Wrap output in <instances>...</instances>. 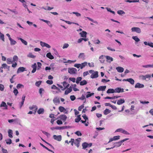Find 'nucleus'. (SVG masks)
<instances>
[{"instance_id":"obj_1","label":"nucleus","mask_w":153,"mask_h":153,"mask_svg":"<svg viewBox=\"0 0 153 153\" xmlns=\"http://www.w3.org/2000/svg\"><path fill=\"white\" fill-rule=\"evenodd\" d=\"M68 72L71 74H76L77 73V69L74 68H68Z\"/></svg>"},{"instance_id":"obj_2","label":"nucleus","mask_w":153,"mask_h":153,"mask_svg":"<svg viewBox=\"0 0 153 153\" xmlns=\"http://www.w3.org/2000/svg\"><path fill=\"white\" fill-rule=\"evenodd\" d=\"M128 139V138H126L124 140H122L120 142H118L114 143L115 145L114 146V147H119L121 146L122 143L124 141H126Z\"/></svg>"},{"instance_id":"obj_3","label":"nucleus","mask_w":153,"mask_h":153,"mask_svg":"<svg viewBox=\"0 0 153 153\" xmlns=\"http://www.w3.org/2000/svg\"><path fill=\"white\" fill-rule=\"evenodd\" d=\"M131 30L132 32H136L138 33H140L141 32L140 28L138 27H133L131 28Z\"/></svg>"},{"instance_id":"obj_4","label":"nucleus","mask_w":153,"mask_h":153,"mask_svg":"<svg viewBox=\"0 0 153 153\" xmlns=\"http://www.w3.org/2000/svg\"><path fill=\"white\" fill-rule=\"evenodd\" d=\"M98 72L97 71H94L92 73L90 76L91 78L94 79L98 77Z\"/></svg>"},{"instance_id":"obj_5","label":"nucleus","mask_w":153,"mask_h":153,"mask_svg":"<svg viewBox=\"0 0 153 153\" xmlns=\"http://www.w3.org/2000/svg\"><path fill=\"white\" fill-rule=\"evenodd\" d=\"M59 118L60 119L64 122L65 121L67 118V117L65 115L61 114L59 116Z\"/></svg>"},{"instance_id":"obj_6","label":"nucleus","mask_w":153,"mask_h":153,"mask_svg":"<svg viewBox=\"0 0 153 153\" xmlns=\"http://www.w3.org/2000/svg\"><path fill=\"white\" fill-rule=\"evenodd\" d=\"M80 138H79L77 139L74 140V144L76 145V146L77 147V148H78L79 146V143L80 141Z\"/></svg>"},{"instance_id":"obj_7","label":"nucleus","mask_w":153,"mask_h":153,"mask_svg":"<svg viewBox=\"0 0 153 153\" xmlns=\"http://www.w3.org/2000/svg\"><path fill=\"white\" fill-rule=\"evenodd\" d=\"M123 81H127L129 82L131 84L133 85L134 83V81L132 78L127 79H123Z\"/></svg>"},{"instance_id":"obj_8","label":"nucleus","mask_w":153,"mask_h":153,"mask_svg":"<svg viewBox=\"0 0 153 153\" xmlns=\"http://www.w3.org/2000/svg\"><path fill=\"white\" fill-rule=\"evenodd\" d=\"M115 93H120L124 92V89L120 88H117L114 89Z\"/></svg>"},{"instance_id":"obj_9","label":"nucleus","mask_w":153,"mask_h":153,"mask_svg":"<svg viewBox=\"0 0 153 153\" xmlns=\"http://www.w3.org/2000/svg\"><path fill=\"white\" fill-rule=\"evenodd\" d=\"M120 136H114L113 137V138H111L109 140L108 143H110V142L113 141V140H118L120 139Z\"/></svg>"},{"instance_id":"obj_10","label":"nucleus","mask_w":153,"mask_h":153,"mask_svg":"<svg viewBox=\"0 0 153 153\" xmlns=\"http://www.w3.org/2000/svg\"><path fill=\"white\" fill-rule=\"evenodd\" d=\"M53 138L58 141H60L62 140V137L61 135L56 136V135H54L53 136Z\"/></svg>"},{"instance_id":"obj_11","label":"nucleus","mask_w":153,"mask_h":153,"mask_svg":"<svg viewBox=\"0 0 153 153\" xmlns=\"http://www.w3.org/2000/svg\"><path fill=\"white\" fill-rule=\"evenodd\" d=\"M54 103L57 105V104H59L60 103L59 99L57 97H55L53 100Z\"/></svg>"},{"instance_id":"obj_12","label":"nucleus","mask_w":153,"mask_h":153,"mask_svg":"<svg viewBox=\"0 0 153 153\" xmlns=\"http://www.w3.org/2000/svg\"><path fill=\"white\" fill-rule=\"evenodd\" d=\"M135 88H143L144 87V85L143 84H141L140 83H137L135 86Z\"/></svg>"},{"instance_id":"obj_13","label":"nucleus","mask_w":153,"mask_h":153,"mask_svg":"<svg viewBox=\"0 0 153 153\" xmlns=\"http://www.w3.org/2000/svg\"><path fill=\"white\" fill-rule=\"evenodd\" d=\"M31 67L33 68V70L31 72L32 73H33L36 72V70L37 65L36 63H34L33 65H32Z\"/></svg>"},{"instance_id":"obj_14","label":"nucleus","mask_w":153,"mask_h":153,"mask_svg":"<svg viewBox=\"0 0 153 153\" xmlns=\"http://www.w3.org/2000/svg\"><path fill=\"white\" fill-rule=\"evenodd\" d=\"M25 68L23 67H20L17 70V73H18L20 72H23L25 70Z\"/></svg>"},{"instance_id":"obj_15","label":"nucleus","mask_w":153,"mask_h":153,"mask_svg":"<svg viewBox=\"0 0 153 153\" xmlns=\"http://www.w3.org/2000/svg\"><path fill=\"white\" fill-rule=\"evenodd\" d=\"M106 86H100L98 87L97 88L98 91H104L106 88Z\"/></svg>"},{"instance_id":"obj_16","label":"nucleus","mask_w":153,"mask_h":153,"mask_svg":"<svg viewBox=\"0 0 153 153\" xmlns=\"http://www.w3.org/2000/svg\"><path fill=\"white\" fill-rule=\"evenodd\" d=\"M116 69L117 71L119 72H123L124 71V68L121 67H118L116 68Z\"/></svg>"},{"instance_id":"obj_17","label":"nucleus","mask_w":153,"mask_h":153,"mask_svg":"<svg viewBox=\"0 0 153 153\" xmlns=\"http://www.w3.org/2000/svg\"><path fill=\"white\" fill-rule=\"evenodd\" d=\"M46 56L51 59H54L53 56L52 55L51 53H48L46 54Z\"/></svg>"},{"instance_id":"obj_18","label":"nucleus","mask_w":153,"mask_h":153,"mask_svg":"<svg viewBox=\"0 0 153 153\" xmlns=\"http://www.w3.org/2000/svg\"><path fill=\"white\" fill-rule=\"evenodd\" d=\"M125 101L124 99H121L117 100V104L118 105H120L124 103Z\"/></svg>"},{"instance_id":"obj_19","label":"nucleus","mask_w":153,"mask_h":153,"mask_svg":"<svg viewBox=\"0 0 153 153\" xmlns=\"http://www.w3.org/2000/svg\"><path fill=\"white\" fill-rule=\"evenodd\" d=\"M72 91V89L71 88H69L67 89V90H66L65 92V95L68 94V93L71 92Z\"/></svg>"},{"instance_id":"obj_20","label":"nucleus","mask_w":153,"mask_h":153,"mask_svg":"<svg viewBox=\"0 0 153 153\" xmlns=\"http://www.w3.org/2000/svg\"><path fill=\"white\" fill-rule=\"evenodd\" d=\"M99 60L101 63H103L105 61L104 56L103 55L100 56L99 58Z\"/></svg>"},{"instance_id":"obj_21","label":"nucleus","mask_w":153,"mask_h":153,"mask_svg":"<svg viewBox=\"0 0 153 153\" xmlns=\"http://www.w3.org/2000/svg\"><path fill=\"white\" fill-rule=\"evenodd\" d=\"M151 75L150 74H147L145 76L142 75L141 77L143 80H146V78H149L151 77Z\"/></svg>"},{"instance_id":"obj_22","label":"nucleus","mask_w":153,"mask_h":153,"mask_svg":"<svg viewBox=\"0 0 153 153\" xmlns=\"http://www.w3.org/2000/svg\"><path fill=\"white\" fill-rule=\"evenodd\" d=\"M106 92L108 94L114 93V89L111 88L109 89Z\"/></svg>"},{"instance_id":"obj_23","label":"nucleus","mask_w":153,"mask_h":153,"mask_svg":"<svg viewBox=\"0 0 153 153\" xmlns=\"http://www.w3.org/2000/svg\"><path fill=\"white\" fill-rule=\"evenodd\" d=\"M80 34L81 35V37H86L87 33L85 31H82L81 33H80Z\"/></svg>"},{"instance_id":"obj_24","label":"nucleus","mask_w":153,"mask_h":153,"mask_svg":"<svg viewBox=\"0 0 153 153\" xmlns=\"http://www.w3.org/2000/svg\"><path fill=\"white\" fill-rule=\"evenodd\" d=\"M59 109L61 112H65L66 111V109L63 107L60 106L59 107Z\"/></svg>"},{"instance_id":"obj_25","label":"nucleus","mask_w":153,"mask_h":153,"mask_svg":"<svg viewBox=\"0 0 153 153\" xmlns=\"http://www.w3.org/2000/svg\"><path fill=\"white\" fill-rule=\"evenodd\" d=\"M44 112V109L42 108H40L37 111V113L39 114H42Z\"/></svg>"},{"instance_id":"obj_26","label":"nucleus","mask_w":153,"mask_h":153,"mask_svg":"<svg viewBox=\"0 0 153 153\" xmlns=\"http://www.w3.org/2000/svg\"><path fill=\"white\" fill-rule=\"evenodd\" d=\"M106 57L107 61L109 62H111L113 61V58L109 56H107Z\"/></svg>"},{"instance_id":"obj_27","label":"nucleus","mask_w":153,"mask_h":153,"mask_svg":"<svg viewBox=\"0 0 153 153\" xmlns=\"http://www.w3.org/2000/svg\"><path fill=\"white\" fill-rule=\"evenodd\" d=\"M8 136L10 138L13 137V132L12 131L11 129H9L8 131Z\"/></svg>"},{"instance_id":"obj_28","label":"nucleus","mask_w":153,"mask_h":153,"mask_svg":"<svg viewBox=\"0 0 153 153\" xmlns=\"http://www.w3.org/2000/svg\"><path fill=\"white\" fill-rule=\"evenodd\" d=\"M13 61L11 58H8L7 59V64H10L13 63Z\"/></svg>"},{"instance_id":"obj_29","label":"nucleus","mask_w":153,"mask_h":153,"mask_svg":"<svg viewBox=\"0 0 153 153\" xmlns=\"http://www.w3.org/2000/svg\"><path fill=\"white\" fill-rule=\"evenodd\" d=\"M0 106L1 107H5V109H7V106L6 105V103L4 102H2L1 105Z\"/></svg>"},{"instance_id":"obj_30","label":"nucleus","mask_w":153,"mask_h":153,"mask_svg":"<svg viewBox=\"0 0 153 153\" xmlns=\"http://www.w3.org/2000/svg\"><path fill=\"white\" fill-rule=\"evenodd\" d=\"M81 120V118L80 117V115H79L77 116V117L75 119V121L76 122L78 123Z\"/></svg>"},{"instance_id":"obj_31","label":"nucleus","mask_w":153,"mask_h":153,"mask_svg":"<svg viewBox=\"0 0 153 153\" xmlns=\"http://www.w3.org/2000/svg\"><path fill=\"white\" fill-rule=\"evenodd\" d=\"M87 63L86 62H84L82 63L81 64V66H80V68L82 69L84 67H85L86 65H87Z\"/></svg>"},{"instance_id":"obj_32","label":"nucleus","mask_w":153,"mask_h":153,"mask_svg":"<svg viewBox=\"0 0 153 153\" xmlns=\"http://www.w3.org/2000/svg\"><path fill=\"white\" fill-rule=\"evenodd\" d=\"M87 83V82L85 80H84L80 82V85H86Z\"/></svg>"},{"instance_id":"obj_33","label":"nucleus","mask_w":153,"mask_h":153,"mask_svg":"<svg viewBox=\"0 0 153 153\" xmlns=\"http://www.w3.org/2000/svg\"><path fill=\"white\" fill-rule=\"evenodd\" d=\"M18 39L19 40H20L25 45H27V42L26 41L23 39L22 38H18Z\"/></svg>"},{"instance_id":"obj_34","label":"nucleus","mask_w":153,"mask_h":153,"mask_svg":"<svg viewBox=\"0 0 153 153\" xmlns=\"http://www.w3.org/2000/svg\"><path fill=\"white\" fill-rule=\"evenodd\" d=\"M111 112V111L108 109H106L104 111L105 115H107Z\"/></svg>"},{"instance_id":"obj_35","label":"nucleus","mask_w":153,"mask_h":153,"mask_svg":"<svg viewBox=\"0 0 153 153\" xmlns=\"http://www.w3.org/2000/svg\"><path fill=\"white\" fill-rule=\"evenodd\" d=\"M10 44L12 45H14L16 43V42L12 38H10Z\"/></svg>"},{"instance_id":"obj_36","label":"nucleus","mask_w":153,"mask_h":153,"mask_svg":"<svg viewBox=\"0 0 153 153\" xmlns=\"http://www.w3.org/2000/svg\"><path fill=\"white\" fill-rule=\"evenodd\" d=\"M87 145H88V143H86L85 142L82 143V146L83 147V148L84 149H85L86 148L88 147V146Z\"/></svg>"},{"instance_id":"obj_37","label":"nucleus","mask_w":153,"mask_h":153,"mask_svg":"<svg viewBox=\"0 0 153 153\" xmlns=\"http://www.w3.org/2000/svg\"><path fill=\"white\" fill-rule=\"evenodd\" d=\"M144 44L146 45H149L151 47H152V45L153 44V43L151 42L150 43H147L146 42H144Z\"/></svg>"},{"instance_id":"obj_38","label":"nucleus","mask_w":153,"mask_h":153,"mask_svg":"<svg viewBox=\"0 0 153 153\" xmlns=\"http://www.w3.org/2000/svg\"><path fill=\"white\" fill-rule=\"evenodd\" d=\"M85 57L84 53H81L78 56V58H79L84 59Z\"/></svg>"},{"instance_id":"obj_39","label":"nucleus","mask_w":153,"mask_h":153,"mask_svg":"<svg viewBox=\"0 0 153 153\" xmlns=\"http://www.w3.org/2000/svg\"><path fill=\"white\" fill-rule=\"evenodd\" d=\"M82 79V78L81 77H77L76 81V83L77 84H78L79 82Z\"/></svg>"},{"instance_id":"obj_40","label":"nucleus","mask_w":153,"mask_h":153,"mask_svg":"<svg viewBox=\"0 0 153 153\" xmlns=\"http://www.w3.org/2000/svg\"><path fill=\"white\" fill-rule=\"evenodd\" d=\"M132 39L135 41L138 42L140 41V39L137 36H133L132 37Z\"/></svg>"},{"instance_id":"obj_41","label":"nucleus","mask_w":153,"mask_h":153,"mask_svg":"<svg viewBox=\"0 0 153 153\" xmlns=\"http://www.w3.org/2000/svg\"><path fill=\"white\" fill-rule=\"evenodd\" d=\"M6 143L7 144H10L12 143V140L11 139H9L6 140Z\"/></svg>"},{"instance_id":"obj_42","label":"nucleus","mask_w":153,"mask_h":153,"mask_svg":"<svg viewBox=\"0 0 153 153\" xmlns=\"http://www.w3.org/2000/svg\"><path fill=\"white\" fill-rule=\"evenodd\" d=\"M37 70H40V68H41V67L42 66V64L40 62H37Z\"/></svg>"},{"instance_id":"obj_43","label":"nucleus","mask_w":153,"mask_h":153,"mask_svg":"<svg viewBox=\"0 0 153 153\" xmlns=\"http://www.w3.org/2000/svg\"><path fill=\"white\" fill-rule=\"evenodd\" d=\"M34 108H35L36 111L37 109V106L36 105H33L32 106H30L29 107V109L30 110H33Z\"/></svg>"},{"instance_id":"obj_44","label":"nucleus","mask_w":153,"mask_h":153,"mask_svg":"<svg viewBox=\"0 0 153 153\" xmlns=\"http://www.w3.org/2000/svg\"><path fill=\"white\" fill-rule=\"evenodd\" d=\"M42 82L41 81H39L38 82H36L35 83V85L36 86L39 87L41 85Z\"/></svg>"},{"instance_id":"obj_45","label":"nucleus","mask_w":153,"mask_h":153,"mask_svg":"<svg viewBox=\"0 0 153 153\" xmlns=\"http://www.w3.org/2000/svg\"><path fill=\"white\" fill-rule=\"evenodd\" d=\"M24 85L20 84H18L16 86L17 89H19L22 88H24Z\"/></svg>"},{"instance_id":"obj_46","label":"nucleus","mask_w":153,"mask_h":153,"mask_svg":"<svg viewBox=\"0 0 153 153\" xmlns=\"http://www.w3.org/2000/svg\"><path fill=\"white\" fill-rule=\"evenodd\" d=\"M18 56H17L15 55V56H14L13 58V61L14 62V61L17 62L18 60Z\"/></svg>"},{"instance_id":"obj_47","label":"nucleus","mask_w":153,"mask_h":153,"mask_svg":"<svg viewBox=\"0 0 153 153\" xmlns=\"http://www.w3.org/2000/svg\"><path fill=\"white\" fill-rule=\"evenodd\" d=\"M142 67L144 68L153 67V65H143Z\"/></svg>"},{"instance_id":"obj_48","label":"nucleus","mask_w":153,"mask_h":153,"mask_svg":"<svg viewBox=\"0 0 153 153\" xmlns=\"http://www.w3.org/2000/svg\"><path fill=\"white\" fill-rule=\"evenodd\" d=\"M54 129H58V130L63 129H64V126H62V127L56 126L55 128Z\"/></svg>"},{"instance_id":"obj_49","label":"nucleus","mask_w":153,"mask_h":153,"mask_svg":"<svg viewBox=\"0 0 153 153\" xmlns=\"http://www.w3.org/2000/svg\"><path fill=\"white\" fill-rule=\"evenodd\" d=\"M67 83L66 82H64L63 83V85L64 87H65V88H68L69 86V84H68L67 85Z\"/></svg>"},{"instance_id":"obj_50","label":"nucleus","mask_w":153,"mask_h":153,"mask_svg":"<svg viewBox=\"0 0 153 153\" xmlns=\"http://www.w3.org/2000/svg\"><path fill=\"white\" fill-rule=\"evenodd\" d=\"M84 107V104H82L80 106H79L78 108V110L79 111H81L82 109H83Z\"/></svg>"},{"instance_id":"obj_51","label":"nucleus","mask_w":153,"mask_h":153,"mask_svg":"<svg viewBox=\"0 0 153 153\" xmlns=\"http://www.w3.org/2000/svg\"><path fill=\"white\" fill-rule=\"evenodd\" d=\"M87 18L89 20L92 21V22L94 23H96L97 24H98V22L97 21H94V20L91 19V18H90V17H87Z\"/></svg>"},{"instance_id":"obj_52","label":"nucleus","mask_w":153,"mask_h":153,"mask_svg":"<svg viewBox=\"0 0 153 153\" xmlns=\"http://www.w3.org/2000/svg\"><path fill=\"white\" fill-rule=\"evenodd\" d=\"M13 92L15 96H16L18 94V91L16 88L14 89L13 91Z\"/></svg>"},{"instance_id":"obj_53","label":"nucleus","mask_w":153,"mask_h":153,"mask_svg":"<svg viewBox=\"0 0 153 153\" xmlns=\"http://www.w3.org/2000/svg\"><path fill=\"white\" fill-rule=\"evenodd\" d=\"M4 86L2 84H0V90L1 91H4Z\"/></svg>"},{"instance_id":"obj_54","label":"nucleus","mask_w":153,"mask_h":153,"mask_svg":"<svg viewBox=\"0 0 153 153\" xmlns=\"http://www.w3.org/2000/svg\"><path fill=\"white\" fill-rule=\"evenodd\" d=\"M122 133L127 135L129 134V133H128L127 131L123 130V129L122 131Z\"/></svg>"},{"instance_id":"obj_55","label":"nucleus","mask_w":153,"mask_h":153,"mask_svg":"<svg viewBox=\"0 0 153 153\" xmlns=\"http://www.w3.org/2000/svg\"><path fill=\"white\" fill-rule=\"evenodd\" d=\"M56 123L58 125H61L62 124V122L60 120H58L56 121Z\"/></svg>"},{"instance_id":"obj_56","label":"nucleus","mask_w":153,"mask_h":153,"mask_svg":"<svg viewBox=\"0 0 153 153\" xmlns=\"http://www.w3.org/2000/svg\"><path fill=\"white\" fill-rule=\"evenodd\" d=\"M81 65V64H76L74 65V66L79 68H80Z\"/></svg>"},{"instance_id":"obj_57","label":"nucleus","mask_w":153,"mask_h":153,"mask_svg":"<svg viewBox=\"0 0 153 153\" xmlns=\"http://www.w3.org/2000/svg\"><path fill=\"white\" fill-rule=\"evenodd\" d=\"M53 81L52 80H48L46 81V82L49 84L51 85L53 83Z\"/></svg>"},{"instance_id":"obj_58","label":"nucleus","mask_w":153,"mask_h":153,"mask_svg":"<svg viewBox=\"0 0 153 153\" xmlns=\"http://www.w3.org/2000/svg\"><path fill=\"white\" fill-rule=\"evenodd\" d=\"M2 67L1 68V69H2L3 68H7V65L5 63H4L2 65Z\"/></svg>"},{"instance_id":"obj_59","label":"nucleus","mask_w":153,"mask_h":153,"mask_svg":"<svg viewBox=\"0 0 153 153\" xmlns=\"http://www.w3.org/2000/svg\"><path fill=\"white\" fill-rule=\"evenodd\" d=\"M69 46V45L67 43H65L63 45L62 48L63 49L65 48H67Z\"/></svg>"},{"instance_id":"obj_60","label":"nucleus","mask_w":153,"mask_h":153,"mask_svg":"<svg viewBox=\"0 0 153 153\" xmlns=\"http://www.w3.org/2000/svg\"><path fill=\"white\" fill-rule=\"evenodd\" d=\"M117 13L119 14H122L125 13V12L122 10H119L117 11Z\"/></svg>"},{"instance_id":"obj_61","label":"nucleus","mask_w":153,"mask_h":153,"mask_svg":"<svg viewBox=\"0 0 153 153\" xmlns=\"http://www.w3.org/2000/svg\"><path fill=\"white\" fill-rule=\"evenodd\" d=\"M73 14H75L78 17V16H81V14L78 12H73L72 13Z\"/></svg>"},{"instance_id":"obj_62","label":"nucleus","mask_w":153,"mask_h":153,"mask_svg":"<svg viewBox=\"0 0 153 153\" xmlns=\"http://www.w3.org/2000/svg\"><path fill=\"white\" fill-rule=\"evenodd\" d=\"M70 98L72 101L76 99L74 95L71 96Z\"/></svg>"},{"instance_id":"obj_63","label":"nucleus","mask_w":153,"mask_h":153,"mask_svg":"<svg viewBox=\"0 0 153 153\" xmlns=\"http://www.w3.org/2000/svg\"><path fill=\"white\" fill-rule=\"evenodd\" d=\"M69 79L71 81H72L74 82H75L76 81V79L74 78L70 77L69 78Z\"/></svg>"},{"instance_id":"obj_64","label":"nucleus","mask_w":153,"mask_h":153,"mask_svg":"<svg viewBox=\"0 0 153 153\" xmlns=\"http://www.w3.org/2000/svg\"><path fill=\"white\" fill-rule=\"evenodd\" d=\"M75 133L78 136H81L82 135L81 133L79 131H76Z\"/></svg>"}]
</instances>
